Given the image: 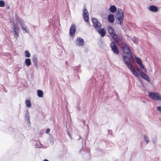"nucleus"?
<instances>
[{"mask_svg":"<svg viewBox=\"0 0 161 161\" xmlns=\"http://www.w3.org/2000/svg\"><path fill=\"white\" fill-rule=\"evenodd\" d=\"M68 134L71 138H72L70 133H69V132H68Z\"/></svg>","mask_w":161,"mask_h":161,"instance_id":"obj_33","label":"nucleus"},{"mask_svg":"<svg viewBox=\"0 0 161 161\" xmlns=\"http://www.w3.org/2000/svg\"><path fill=\"white\" fill-rule=\"evenodd\" d=\"M32 60L34 63V65L38 68V65L37 57L35 55L33 56L32 58Z\"/></svg>","mask_w":161,"mask_h":161,"instance_id":"obj_15","label":"nucleus"},{"mask_svg":"<svg viewBox=\"0 0 161 161\" xmlns=\"http://www.w3.org/2000/svg\"><path fill=\"white\" fill-rule=\"evenodd\" d=\"M136 71L139 73V75L143 79L148 81H150V79L148 76L145 73H143L140 68H137Z\"/></svg>","mask_w":161,"mask_h":161,"instance_id":"obj_7","label":"nucleus"},{"mask_svg":"<svg viewBox=\"0 0 161 161\" xmlns=\"http://www.w3.org/2000/svg\"><path fill=\"white\" fill-rule=\"evenodd\" d=\"M108 133H112V131L111 130H108Z\"/></svg>","mask_w":161,"mask_h":161,"instance_id":"obj_34","label":"nucleus"},{"mask_svg":"<svg viewBox=\"0 0 161 161\" xmlns=\"http://www.w3.org/2000/svg\"><path fill=\"white\" fill-rule=\"evenodd\" d=\"M39 144H38V143H37V144L36 145V146L37 148H39L43 147V146L41 144L40 142H39Z\"/></svg>","mask_w":161,"mask_h":161,"instance_id":"obj_29","label":"nucleus"},{"mask_svg":"<svg viewBox=\"0 0 161 161\" xmlns=\"http://www.w3.org/2000/svg\"><path fill=\"white\" fill-rule=\"evenodd\" d=\"M144 137L145 141L147 142V144L149 142V139L148 137L147 136L145 135L144 136Z\"/></svg>","mask_w":161,"mask_h":161,"instance_id":"obj_26","label":"nucleus"},{"mask_svg":"<svg viewBox=\"0 0 161 161\" xmlns=\"http://www.w3.org/2000/svg\"><path fill=\"white\" fill-rule=\"evenodd\" d=\"M5 3L3 0H0V7H3L4 6Z\"/></svg>","mask_w":161,"mask_h":161,"instance_id":"obj_28","label":"nucleus"},{"mask_svg":"<svg viewBox=\"0 0 161 161\" xmlns=\"http://www.w3.org/2000/svg\"><path fill=\"white\" fill-rule=\"evenodd\" d=\"M97 31L98 32L102 37H103L105 36L106 31L104 29L100 28L98 30H97Z\"/></svg>","mask_w":161,"mask_h":161,"instance_id":"obj_14","label":"nucleus"},{"mask_svg":"<svg viewBox=\"0 0 161 161\" xmlns=\"http://www.w3.org/2000/svg\"><path fill=\"white\" fill-rule=\"evenodd\" d=\"M50 131V130L49 128H47L46 130V133L47 134Z\"/></svg>","mask_w":161,"mask_h":161,"instance_id":"obj_32","label":"nucleus"},{"mask_svg":"<svg viewBox=\"0 0 161 161\" xmlns=\"http://www.w3.org/2000/svg\"><path fill=\"white\" fill-rule=\"evenodd\" d=\"M76 30V27L74 24L72 25L69 30V34L71 36H73L75 33Z\"/></svg>","mask_w":161,"mask_h":161,"instance_id":"obj_11","label":"nucleus"},{"mask_svg":"<svg viewBox=\"0 0 161 161\" xmlns=\"http://www.w3.org/2000/svg\"><path fill=\"white\" fill-rule=\"evenodd\" d=\"M17 21L19 23L21 27V29L23 31L24 33H29V30L25 25L24 21L19 18H17L16 19Z\"/></svg>","mask_w":161,"mask_h":161,"instance_id":"obj_3","label":"nucleus"},{"mask_svg":"<svg viewBox=\"0 0 161 161\" xmlns=\"http://www.w3.org/2000/svg\"><path fill=\"white\" fill-rule=\"evenodd\" d=\"M149 10L151 12H156L158 11V8L156 6L151 5L149 7Z\"/></svg>","mask_w":161,"mask_h":161,"instance_id":"obj_13","label":"nucleus"},{"mask_svg":"<svg viewBox=\"0 0 161 161\" xmlns=\"http://www.w3.org/2000/svg\"><path fill=\"white\" fill-rule=\"evenodd\" d=\"M116 21L117 24L121 25L123 24L124 18L123 11L120 8H118L115 15Z\"/></svg>","mask_w":161,"mask_h":161,"instance_id":"obj_1","label":"nucleus"},{"mask_svg":"<svg viewBox=\"0 0 161 161\" xmlns=\"http://www.w3.org/2000/svg\"><path fill=\"white\" fill-rule=\"evenodd\" d=\"M149 96L152 99L156 101H161V95L158 92H150Z\"/></svg>","mask_w":161,"mask_h":161,"instance_id":"obj_4","label":"nucleus"},{"mask_svg":"<svg viewBox=\"0 0 161 161\" xmlns=\"http://www.w3.org/2000/svg\"><path fill=\"white\" fill-rule=\"evenodd\" d=\"M83 18L84 20L86 22L89 21V14L87 10L86 9H84L83 13Z\"/></svg>","mask_w":161,"mask_h":161,"instance_id":"obj_10","label":"nucleus"},{"mask_svg":"<svg viewBox=\"0 0 161 161\" xmlns=\"http://www.w3.org/2000/svg\"><path fill=\"white\" fill-rule=\"evenodd\" d=\"M25 62L27 66H30L31 64V60L30 58H26L25 59Z\"/></svg>","mask_w":161,"mask_h":161,"instance_id":"obj_20","label":"nucleus"},{"mask_svg":"<svg viewBox=\"0 0 161 161\" xmlns=\"http://www.w3.org/2000/svg\"><path fill=\"white\" fill-rule=\"evenodd\" d=\"M25 56L27 58H29L31 56V54L28 50H26L25 52Z\"/></svg>","mask_w":161,"mask_h":161,"instance_id":"obj_27","label":"nucleus"},{"mask_svg":"<svg viewBox=\"0 0 161 161\" xmlns=\"http://www.w3.org/2000/svg\"><path fill=\"white\" fill-rule=\"evenodd\" d=\"M139 65L140 66V67L142 69H143L145 72L146 73L147 72V70L145 68L143 64H142V63H141L140 64H139Z\"/></svg>","mask_w":161,"mask_h":161,"instance_id":"obj_25","label":"nucleus"},{"mask_svg":"<svg viewBox=\"0 0 161 161\" xmlns=\"http://www.w3.org/2000/svg\"><path fill=\"white\" fill-rule=\"evenodd\" d=\"M109 10L112 13H114L117 11L116 7L114 5L110 6L109 8Z\"/></svg>","mask_w":161,"mask_h":161,"instance_id":"obj_17","label":"nucleus"},{"mask_svg":"<svg viewBox=\"0 0 161 161\" xmlns=\"http://www.w3.org/2000/svg\"><path fill=\"white\" fill-rule=\"evenodd\" d=\"M157 110L161 114V106H158L157 108Z\"/></svg>","mask_w":161,"mask_h":161,"instance_id":"obj_30","label":"nucleus"},{"mask_svg":"<svg viewBox=\"0 0 161 161\" xmlns=\"http://www.w3.org/2000/svg\"><path fill=\"white\" fill-rule=\"evenodd\" d=\"M115 42H117L115 41L112 42L110 44V47L114 53L116 54H118L119 53V51L118 48L117 46L116 45Z\"/></svg>","mask_w":161,"mask_h":161,"instance_id":"obj_8","label":"nucleus"},{"mask_svg":"<svg viewBox=\"0 0 161 161\" xmlns=\"http://www.w3.org/2000/svg\"><path fill=\"white\" fill-rule=\"evenodd\" d=\"M25 118L26 119H27V120L29 121V122H30V118L28 114L26 115Z\"/></svg>","mask_w":161,"mask_h":161,"instance_id":"obj_31","label":"nucleus"},{"mask_svg":"<svg viewBox=\"0 0 161 161\" xmlns=\"http://www.w3.org/2000/svg\"><path fill=\"white\" fill-rule=\"evenodd\" d=\"M12 31L19 30V28L17 24H14V26L12 27Z\"/></svg>","mask_w":161,"mask_h":161,"instance_id":"obj_22","label":"nucleus"},{"mask_svg":"<svg viewBox=\"0 0 161 161\" xmlns=\"http://www.w3.org/2000/svg\"><path fill=\"white\" fill-rule=\"evenodd\" d=\"M121 47L124 55H127L130 58L133 57L130 49L127 44L122 43L121 44Z\"/></svg>","mask_w":161,"mask_h":161,"instance_id":"obj_2","label":"nucleus"},{"mask_svg":"<svg viewBox=\"0 0 161 161\" xmlns=\"http://www.w3.org/2000/svg\"><path fill=\"white\" fill-rule=\"evenodd\" d=\"M130 70L132 71L133 74L136 77H138L139 75L137 73L136 71L135 68L132 65L131 67L129 68Z\"/></svg>","mask_w":161,"mask_h":161,"instance_id":"obj_18","label":"nucleus"},{"mask_svg":"<svg viewBox=\"0 0 161 161\" xmlns=\"http://www.w3.org/2000/svg\"><path fill=\"white\" fill-rule=\"evenodd\" d=\"M25 104L26 106L28 108H30L31 106V102L28 99L26 100L25 101Z\"/></svg>","mask_w":161,"mask_h":161,"instance_id":"obj_21","label":"nucleus"},{"mask_svg":"<svg viewBox=\"0 0 161 161\" xmlns=\"http://www.w3.org/2000/svg\"><path fill=\"white\" fill-rule=\"evenodd\" d=\"M108 21L111 23H113L114 20V16L113 14H110L108 16Z\"/></svg>","mask_w":161,"mask_h":161,"instance_id":"obj_16","label":"nucleus"},{"mask_svg":"<svg viewBox=\"0 0 161 161\" xmlns=\"http://www.w3.org/2000/svg\"><path fill=\"white\" fill-rule=\"evenodd\" d=\"M108 33H110L113 39L116 42H117L118 36L116 34L114 29L111 26H108Z\"/></svg>","mask_w":161,"mask_h":161,"instance_id":"obj_5","label":"nucleus"},{"mask_svg":"<svg viewBox=\"0 0 161 161\" xmlns=\"http://www.w3.org/2000/svg\"><path fill=\"white\" fill-rule=\"evenodd\" d=\"M38 96L39 97H42L43 96V92L42 90H38L37 91Z\"/></svg>","mask_w":161,"mask_h":161,"instance_id":"obj_23","label":"nucleus"},{"mask_svg":"<svg viewBox=\"0 0 161 161\" xmlns=\"http://www.w3.org/2000/svg\"><path fill=\"white\" fill-rule=\"evenodd\" d=\"M12 32L13 33L15 38L17 39L19 36V30L12 31Z\"/></svg>","mask_w":161,"mask_h":161,"instance_id":"obj_19","label":"nucleus"},{"mask_svg":"<svg viewBox=\"0 0 161 161\" xmlns=\"http://www.w3.org/2000/svg\"><path fill=\"white\" fill-rule=\"evenodd\" d=\"M123 57L124 61L127 67L128 68L131 67L132 65L130 63V60L131 58H133V57L132 58H130V57L127 55H124L123 56Z\"/></svg>","mask_w":161,"mask_h":161,"instance_id":"obj_9","label":"nucleus"},{"mask_svg":"<svg viewBox=\"0 0 161 161\" xmlns=\"http://www.w3.org/2000/svg\"><path fill=\"white\" fill-rule=\"evenodd\" d=\"M80 138H81V137H80V136L79 139H78V140H79V139Z\"/></svg>","mask_w":161,"mask_h":161,"instance_id":"obj_36","label":"nucleus"},{"mask_svg":"<svg viewBox=\"0 0 161 161\" xmlns=\"http://www.w3.org/2000/svg\"><path fill=\"white\" fill-rule=\"evenodd\" d=\"M92 21L93 23V26L96 31L98 30L100 28H101L102 27L101 24L96 19L93 18L92 19Z\"/></svg>","mask_w":161,"mask_h":161,"instance_id":"obj_6","label":"nucleus"},{"mask_svg":"<svg viewBox=\"0 0 161 161\" xmlns=\"http://www.w3.org/2000/svg\"><path fill=\"white\" fill-rule=\"evenodd\" d=\"M76 42V45L78 46H82L84 44V40L80 38H77Z\"/></svg>","mask_w":161,"mask_h":161,"instance_id":"obj_12","label":"nucleus"},{"mask_svg":"<svg viewBox=\"0 0 161 161\" xmlns=\"http://www.w3.org/2000/svg\"><path fill=\"white\" fill-rule=\"evenodd\" d=\"M87 127H88V125H87Z\"/></svg>","mask_w":161,"mask_h":161,"instance_id":"obj_37","label":"nucleus"},{"mask_svg":"<svg viewBox=\"0 0 161 161\" xmlns=\"http://www.w3.org/2000/svg\"><path fill=\"white\" fill-rule=\"evenodd\" d=\"M135 59L136 62L139 64L141 63H142V60L140 58L138 57H136L135 58Z\"/></svg>","mask_w":161,"mask_h":161,"instance_id":"obj_24","label":"nucleus"},{"mask_svg":"<svg viewBox=\"0 0 161 161\" xmlns=\"http://www.w3.org/2000/svg\"><path fill=\"white\" fill-rule=\"evenodd\" d=\"M44 161H49L48 160H47V159H45V160H44Z\"/></svg>","mask_w":161,"mask_h":161,"instance_id":"obj_35","label":"nucleus"}]
</instances>
